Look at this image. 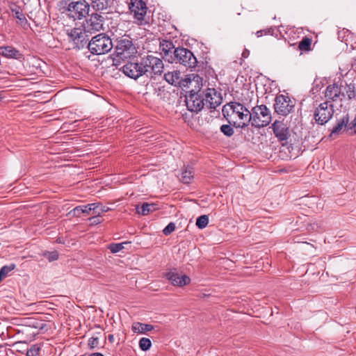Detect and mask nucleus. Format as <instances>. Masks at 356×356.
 I'll return each instance as SVG.
<instances>
[{
	"label": "nucleus",
	"mask_w": 356,
	"mask_h": 356,
	"mask_svg": "<svg viewBox=\"0 0 356 356\" xmlns=\"http://www.w3.org/2000/svg\"><path fill=\"white\" fill-rule=\"evenodd\" d=\"M113 47L112 40L105 33H99L88 43L89 51L95 55H102L108 53Z\"/></svg>",
	"instance_id": "obj_2"
},
{
	"label": "nucleus",
	"mask_w": 356,
	"mask_h": 356,
	"mask_svg": "<svg viewBox=\"0 0 356 356\" xmlns=\"http://www.w3.org/2000/svg\"><path fill=\"white\" fill-rule=\"evenodd\" d=\"M104 19V17L99 14L95 13L91 15L90 19L86 21L83 27L86 33L92 35V33L103 30Z\"/></svg>",
	"instance_id": "obj_14"
},
{
	"label": "nucleus",
	"mask_w": 356,
	"mask_h": 356,
	"mask_svg": "<svg viewBox=\"0 0 356 356\" xmlns=\"http://www.w3.org/2000/svg\"><path fill=\"white\" fill-rule=\"evenodd\" d=\"M90 6L85 0L72 2L68 5L69 15L74 19H81L85 17L89 12Z\"/></svg>",
	"instance_id": "obj_11"
},
{
	"label": "nucleus",
	"mask_w": 356,
	"mask_h": 356,
	"mask_svg": "<svg viewBox=\"0 0 356 356\" xmlns=\"http://www.w3.org/2000/svg\"><path fill=\"white\" fill-rule=\"evenodd\" d=\"M108 339L110 342H113L114 341V337L113 334H109L108 337Z\"/></svg>",
	"instance_id": "obj_48"
},
{
	"label": "nucleus",
	"mask_w": 356,
	"mask_h": 356,
	"mask_svg": "<svg viewBox=\"0 0 356 356\" xmlns=\"http://www.w3.org/2000/svg\"><path fill=\"white\" fill-rule=\"evenodd\" d=\"M131 14L133 15L135 22L143 24L147 22L146 15L147 7L143 0H130L129 5Z\"/></svg>",
	"instance_id": "obj_7"
},
{
	"label": "nucleus",
	"mask_w": 356,
	"mask_h": 356,
	"mask_svg": "<svg viewBox=\"0 0 356 356\" xmlns=\"http://www.w3.org/2000/svg\"><path fill=\"white\" fill-rule=\"evenodd\" d=\"M220 131L227 136H232L234 133L233 128L229 124L222 125Z\"/></svg>",
	"instance_id": "obj_37"
},
{
	"label": "nucleus",
	"mask_w": 356,
	"mask_h": 356,
	"mask_svg": "<svg viewBox=\"0 0 356 356\" xmlns=\"http://www.w3.org/2000/svg\"><path fill=\"white\" fill-rule=\"evenodd\" d=\"M0 54L6 57L16 58L19 51L12 47H0Z\"/></svg>",
	"instance_id": "obj_28"
},
{
	"label": "nucleus",
	"mask_w": 356,
	"mask_h": 356,
	"mask_svg": "<svg viewBox=\"0 0 356 356\" xmlns=\"http://www.w3.org/2000/svg\"><path fill=\"white\" fill-rule=\"evenodd\" d=\"M165 277L174 286H182L188 284L191 281L189 277L185 275H179L175 272H169Z\"/></svg>",
	"instance_id": "obj_19"
},
{
	"label": "nucleus",
	"mask_w": 356,
	"mask_h": 356,
	"mask_svg": "<svg viewBox=\"0 0 356 356\" xmlns=\"http://www.w3.org/2000/svg\"><path fill=\"white\" fill-rule=\"evenodd\" d=\"M136 63L134 62H129L127 64H125L122 68V70L123 73L128 77L136 80L138 79V74L139 72H137V70H136Z\"/></svg>",
	"instance_id": "obj_22"
},
{
	"label": "nucleus",
	"mask_w": 356,
	"mask_h": 356,
	"mask_svg": "<svg viewBox=\"0 0 356 356\" xmlns=\"http://www.w3.org/2000/svg\"><path fill=\"white\" fill-rule=\"evenodd\" d=\"M152 346L151 341L147 338H142L139 341V347L143 350H147L150 348Z\"/></svg>",
	"instance_id": "obj_35"
},
{
	"label": "nucleus",
	"mask_w": 356,
	"mask_h": 356,
	"mask_svg": "<svg viewBox=\"0 0 356 356\" xmlns=\"http://www.w3.org/2000/svg\"><path fill=\"white\" fill-rule=\"evenodd\" d=\"M334 114L333 106L327 102L319 104L314 112V119L319 124H324L330 120Z\"/></svg>",
	"instance_id": "obj_9"
},
{
	"label": "nucleus",
	"mask_w": 356,
	"mask_h": 356,
	"mask_svg": "<svg viewBox=\"0 0 356 356\" xmlns=\"http://www.w3.org/2000/svg\"><path fill=\"white\" fill-rule=\"evenodd\" d=\"M115 53L121 59H127L137 53V49L129 38H122L118 40L115 45Z\"/></svg>",
	"instance_id": "obj_6"
},
{
	"label": "nucleus",
	"mask_w": 356,
	"mask_h": 356,
	"mask_svg": "<svg viewBox=\"0 0 356 356\" xmlns=\"http://www.w3.org/2000/svg\"><path fill=\"white\" fill-rule=\"evenodd\" d=\"M193 170L191 167H187L181 172L179 179L185 184H188L193 177Z\"/></svg>",
	"instance_id": "obj_27"
},
{
	"label": "nucleus",
	"mask_w": 356,
	"mask_h": 356,
	"mask_svg": "<svg viewBox=\"0 0 356 356\" xmlns=\"http://www.w3.org/2000/svg\"><path fill=\"white\" fill-rule=\"evenodd\" d=\"M170 63H179L185 67L193 68L197 65V59L192 51L184 47H177L174 49V56L168 58Z\"/></svg>",
	"instance_id": "obj_3"
},
{
	"label": "nucleus",
	"mask_w": 356,
	"mask_h": 356,
	"mask_svg": "<svg viewBox=\"0 0 356 356\" xmlns=\"http://www.w3.org/2000/svg\"><path fill=\"white\" fill-rule=\"evenodd\" d=\"M157 209H159L158 205L154 203L150 204L145 202L142 204L140 209L138 207V206L136 207L137 213L143 216H146Z\"/></svg>",
	"instance_id": "obj_23"
},
{
	"label": "nucleus",
	"mask_w": 356,
	"mask_h": 356,
	"mask_svg": "<svg viewBox=\"0 0 356 356\" xmlns=\"http://www.w3.org/2000/svg\"><path fill=\"white\" fill-rule=\"evenodd\" d=\"M342 92L350 99L354 98L355 97V86L352 84H346Z\"/></svg>",
	"instance_id": "obj_32"
},
{
	"label": "nucleus",
	"mask_w": 356,
	"mask_h": 356,
	"mask_svg": "<svg viewBox=\"0 0 356 356\" xmlns=\"http://www.w3.org/2000/svg\"><path fill=\"white\" fill-rule=\"evenodd\" d=\"M136 63V68L137 70V72H139L138 74V78L145 75L146 76V72L145 68L143 67V58H141L140 60L138 62L135 63Z\"/></svg>",
	"instance_id": "obj_36"
},
{
	"label": "nucleus",
	"mask_w": 356,
	"mask_h": 356,
	"mask_svg": "<svg viewBox=\"0 0 356 356\" xmlns=\"http://www.w3.org/2000/svg\"><path fill=\"white\" fill-rule=\"evenodd\" d=\"M67 36L69 40L74 42V46L79 49L87 44L90 35L86 33L84 28H74L67 32Z\"/></svg>",
	"instance_id": "obj_13"
},
{
	"label": "nucleus",
	"mask_w": 356,
	"mask_h": 356,
	"mask_svg": "<svg viewBox=\"0 0 356 356\" xmlns=\"http://www.w3.org/2000/svg\"><path fill=\"white\" fill-rule=\"evenodd\" d=\"M175 224L174 222H170L163 230V233L168 236L175 229Z\"/></svg>",
	"instance_id": "obj_40"
},
{
	"label": "nucleus",
	"mask_w": 356,
	"mask_h": 356,
	"mask_svg": "<svg viewBox=\"0 0 356 356\" xmlns=\"http://www.w3.org/2000/svg\"><path fill=\"white\" fill-rule=\"evenodd\" d=\"M186 104L188 110L194 113L200 112L205 106L202 93L194 92L186 96Z\"/></svg>",
	"instance_id": "obj_15"
},
{
	"label": "nucleus",
	"mask_w": 356,
	"mask_h": 356,
	"mask_svg": "<svg viewBox=\"0 0 356 356\" xmlns=\"http://www.w3.org/2000/svg\"><path fill=\"white\" fill-rule=\"evenodd\" d=\"M163 78L166 82L172 86H178L182 88L187 86L186 76L182 77L181 72L179 70L168 72L164 74Z\"/></svg>",
	"instance_id": "obj_17"
},
{
	"label": "nucleus",
	"mask_w": 356,
	"mask_h": 356,
	"mask_svg": "<svg viewBox=\"0 0 356 356\" xmlns=\"http://www.w3.org/2000/svg\"><path fill=\"white\" fill-rule=\"evenodd\" d=\"M99 216L95 215V216L90 218V220L92 221V223L98 224L100 222Z\"/></svg>",
	"instance_id": "obj_45"
},
{
	"label": "nucleus",
	"mask_w": 356,
	"mask_h": 356,
	"mask_svg": "<svg viewBox=\"0 0 356 356\" xmlns=\"http://www.w3.org/2000/svg\"><path fill=\"white\" fill-rule=\"evenodd\" d=\"M16 266L14 264L4 266L0 269V282L3 279L6 277L9 273L15 268Z\"/></svg>",
	"instance_id": "obj_30"
},
{
	"label": "nucleus",
	"mask_w": 356,
	"mask_h": 356,
	"mask_svg": "<svg viewBox=\"0 0 356 356\" xmlns=\"http://www.w3.org/2000/svg\"><path fill=\"white\" fill-rule=\"evenodd\" d=\"M99 344V339L98 337H92L88 341V345L90 349L97 348Z\"/></svg>",
	"instance_id": "obj_38"
},
{
	"label": "nucleus",
	"mask_w": 356,
	"mask_h": 356,
	"mask_svg": "<svg viewBox=\"0 0 356 356\" xmlns=\"http://www.w3.org/2000/svg\"><path fill=\"white\" fill-rule=\"evenodd\" d=\"M312 40L309 38H304L300 42L298 47L300 50L307 51L310 49Z\"/></svg>",
	"instance_id": "obj_34"
},
{
	"label": "nucleus",
	"mask_w": 356,
	"mask_h": 356,
	"mask_svg": "<svg viewBox=\"0 0 356 356\" xmlns=\"http://www.w3.org/2000/svg\"><path fill=\"white\" fill-rule=\"evenodd\" d=\"M209 223V218L206 215L200 216L197 218L196 225L200 229H204Z\"/></svg>",
	"instance_id": "obj_33"
},
{
	"label": "nucleus",
	"mask_w": 356,
	"mask_h": 356,
	"mask_svg": "<svg viewBox=\"0 0 356 356\" xmlns=\"http://www.w3.org/2000/svg\"><path fill=\"white\" fill-rule=\"evenodd\" d=\"M250 55V51L248 49H245L242 53V56L243 58H248Z\"/></svg>",
	"instance_id": "obj_46"
},
{
	"label": "nucleus",
	"mask_w": 356,
	"mask_h": 356,
	"mask_svg": "<svg viewBox=\"0 0 356 356\" xmlns=\"http://www.w3.org/2000/svg\"><path fill=\"white\" fill-rule=\"evenodd\" d=\"M294 106V102L289 97L279 95L275 98L274 108L277 114L286 116L292 111Z\"/></svg>",
	"instance_id": "obj_10"
},
{
	"label": "nucleus",
	"mask_w": 356,
	"mask_h": 356,
	"mask_svg": "<svg viewBox=\"0 0 356 356\" xmlns=\"http://www.w3.org/2000/svg\"><path fill=\"white\" fill-rule=\"evenodd\" d=\"M40 348L37 345L32 346L26 352V356H38Z\"/></svg>",
	"instance_id": "obj_39"
},
{
	"label": "nucleus",
	"mask_w": 356,
	"mask_h": 356,
	"mask_svg": "<svg viewBox=\"0 0 356 356\" xmlns=\"http://www.w3.org/2000/svg\"><path fill=\"white\" fill-rule=\"evenodd\" d=\"M350 126V122H349V117L348 115H346L343 116L340 120H339L337 125L333 127L330 137L334 138L336 136L342 134L343 131H346L349 135H350V132L348 130V127Z\"/></svg>",
	"instance_id": "obj_18"
},
{
	"label": "nucleus",
	"mask_w": 356,
	"mask_h": 356,
	"mask_svg": "<svg viewBox=\"0 0 356 356\" xmlns=\"http://www.w3.org/2000/svg\"><path fill=\"white\" fill-rule=\"evenodd\" d=\"M264 32H265V33H266H266H267L266 31H263V30H261V31H257V33H256V35H257V37H258V38L261 37V36L263 35V33H264Z\"/></svg>",
	"instance_id": "obj_47"
},
{
	"label": "nucleus",
	"mask_w": 356,
	"mask_h": 356,
	"mask_svg": "<svg viewBox=\"0 0 356 356\" xmlns=\"http://www.w3.org/2000/svg\"><path fill=\"white\" fill-rule=\"evenodd\" d=\"M44 255L49 261H55L58 258V254L56 251L45 252Z\"/></svg>",
	"instance_id": "obj_41"
},
{
	"label": "nucleus",
	"mask_w": 356,
	"mask_h": 356,
	"mask_svg": "<svg viewBox=\"0 0 356 356\" xmlns=\"http://www.w3.org/2000/svg\"><path fill=\"white\" fill-rule=\"evenodd\" d=\"M94 207H92V214L100 216L102 213L109 211V208L103 205L100 202L94 203Z\"/></svg>",
	"instance_id": "obj_29"
},
{
	"label": "nucleus",
	"mask_w": 356,
	"mask_h": 356,
	"mask_svg": "<svg viewBox=\"0 0 356 356\" xmlns=\"http://www.w3.org/2000/svg\"><path fill=\"white\" fill-rule=\"evenodd\" d=\"M350 135H356V116L353 121L350 122V126L348 127Z\"/></svg>",
	"instance_id": "obj_42"
},
{
	"label": "nucleus",
	"mask_w": 356,
	"mask_h": 356,
	"mask_svg": "<svg viewBox=\"0 0 356 356\" xmlns=\"http://www.w3.org/2000/svg\"><path fill=\"white\" fill-rule=\"evenodd\" d=\"M129 243V242H123L120 243H111L108 245V248L112 253H117L124 248V245Z\"/></svg>",
	"instance_id": "obj_31"
},
{
	"label": "nucleus",
	"mask_w": 356,
	"mask_h": 356,
	"mask_svg": "<svg viewBox=\"0 0 356 356\" xmlns=\"http://www.w3.org/2000/svg\"><path fill=\"white\" fill-rule=\"evenodd\" d=\"M186 81H187V86L186 88H192L189 92L202 93L204 92L209 83L204 81L203 78L198 74H188L186 75Z\"/></svg>",
	"instance_id": "obj_12"
},
{
	"label": "nucleus",
	"mask_w": 356,
	"mask_h": 356,
	"mask_svg": "<svg viewBox=\"0 0 356 356\" xmlns=\"http://www.w3.org/2000/svg\"><path fill=\"white\" fill-rule=\"evenodd\" d=\"M202 97L205 106L210 109H215L222 102L221 93L214 88L207 86L202 92Z\"/></svg>",
	"instance_id": "obj_8"
},
{
	"label": "nucleus",
	"mask_w": 356,
	"mask_h": 356,
	"mask_svg": "<svg viewBox=\"0 0 356 356\" xmlns=\"http://www.w3.org/2000/svg\"><path fill=\"white\" fill-rule=\"evenodd\" d=\"M251 124L252 127L260 128L270 124L271 122V113L269 109L265 105H260L254 107L252 109Z\"/></svg>",
	"instance_id": "obj_4"
},
{
	"label": "nucleus",
	"mask_w": 356,
	"mask_h": 356,
	"mask_svg": "<svg viewBox=\"0 0 356 356\" xmlns=\"http://www.w3.org/2000/svg\"><path fill=\"white\" fill-rule=\"evenodd\" d=\"M143 58V65L146 72V76L155 79L161 76L163 72L164 65L163 60L153 55H148Z\"/></svg>",
	"instance_id": "obj_5"
},
{
	"label": "nucleus",
	"mask_w": 356,
	"mask_h": 356,
	"mask_svg": "<svg viewBox=\"0 0 356 356\" xmlns=\"http://www.w3.org/2000/svg\"><path fill=\"white\" fill-rule=\"evenodd\" d=\"M325 96L327 100L336 101L337 99L340 98L341 96L345 97V95L341 92V87L334 83L327 87Z\"/></svg>",
	"instance_id": "obj_20"
},
{
	"label": "nucleus",
	"mask_w": 356,
	"mask_h": 356,
	"mask_svg": "<svg viewBox=\"0 0 356 356\" xmlns=\"http://www.w3.org/2000/svg\"><path fill=\"white\" fill-rule=\"evenodd\" d=\"M159 49L164 56L168 57L170 56V58L171 59V56H172V55L174 56V49H176L177 48L174 47L172 42L169 40H163L160 42Z\"/></svg>",
	"instance_id": "obj_21"
},
{
	"label": "nucleus",
	"mask_w": 356,
	"mask_h": 356,
	"mask_svg": "<svg viewBox=\"0 0 356 356\" xmlns=\"http://www.w3.org/2000/svg\"><path fill=\"white\" fill-rule=\"evenodd\" d=\"M12 13L14 14V16L16 19H17V23L22 26H25L28 24V21L26 19L23 13L19 8H12Z\"/></svg>",
	"instance_id": "obj_26"
},
{
	"label": "nucleus",
	"mask_w": 356,
	"mask_h": 356,
	"mask_svg": "<svg viewBox=\"0 0 356 356\" xmlns=\"http://www.w3.org/2000/svg\"><path fill=\"white\" fill-rule=\"evenodd\" d=\"M111 3V0H90V6L97 11L106 10Z\"/></svg>",
	"instance_id": "obj_24"
},
{
	"label": "nucleus",
	"mask_w": 356,
	"mask_h": 356,
	"mask_svg": "<svg viewBox=\"0 0 356 356\" xmlns=\"http://www.w3.org/2000/svg\"><path fill=\"white\" fill-rule=\"evenodd\" d=\"M94 203L83 205V213L89 214L90 212L92 213V207H94Z\"/></svg>",
	"instance_id": "obj_43"
},
{
	"label": "nucleus",
	"mask_w": 356,
	"mask_h": 356,
	"mask_svg": "<svg viewBox=\"0 0 356 356\" xmlns=\"http://www.w3.org/2000/svg\"><path fill=\"white\" fill-rule=\"evenodd\" d=\"M83 206H79L75 207L72 212L74 216H79L80 213H82Z\"/></svg>",
	"instance_id": "obj_44"
},
{
	"label": "nucleus",
	"mask_w": 356,
	"mask_h": 356,
	"mask_svg": "<svg viewBox=\"0 0 356 356\" xmlns=\"http://www.w3.org/2000/svg\"><path fill=\"white\" fill-rule=\"evenodd\" d=\"M222 112L229 123L236 128L248 127L252 119L250 111L244 105L236 102L224 105Z\"/></svg>",
	"instance_id": "obj_1"
},
{
	"label": "nucleus",
	"mask_w": 356,
	"mask_h": 356,
	"mask_svg": "<svg viewBox=\"0 0 356 356\" xmlns=\"http://www.w3.org/2000/svg\"><path fill=\"white\" fill-rule=\"evenodd\" d=\"M153 326L149 324H145L139 322L134 323L131 330L135 333L143 334L153 330Z\"/></svg>",
	"instance_id": "obj_25"
},
{
	"label": "nucleus",
	"mask_w": 356,
	"mask_h": 356,
	"mask_svg": "<svg viewBox=\"0 0 356 356\" xmlns=\"http://www.w3.org/2000/svg\"><path fill=\"white\" fill-rule=\"evenodd\" d=\"M90 356H104V355L100 353H94L90 354Z\"/></svg>",
	"instance_id": "obj_49"
},
{
	"label": "nucleus",
	"mask_w": 356,
	"mask_h": 356,
	"mask_svg": "<svg viewBox=\"0 0 356 356\" xmlns=\"http://www.w3.org/2000/svg\"><path fill=\"white\" fill-rule=\"evenodd\" d=\"M271 127L279 141H286L291 136L289 127L284 120H275Z\"/></svg>",
	"instance_id": "obj_16"
}]
</instances>
